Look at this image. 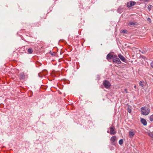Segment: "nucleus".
Here are the masks:
<instances>
[{
	"label": "nucleus",
	"mask_w": 153,
	"mask_h": 153,
	"mask_svg": "<svg viewBox=\"0 0 153 153\" xmlns=\"http://www.w3.org/2000/svg\"><path fill=\"white\" fill-rule=\"evenodd\" d=\"M148 21H151V19H149V18L148 19Z\"/></svg>",
	"instance_id": "24"
},
{
	"label": "nucleus",
	"mask_w": 153,
	"mask_h": 153,
	"mask_svg": "<svg viewBox=\"0 0 153 153\" xmlns=\"http://www.w3.org/2000/svg\"><path fill=\"white\" fill-rule=\"evenodd\" d=\"M135 134L134 132L130 131L129 132V137L130 138H132Z\"/></svg>",
	"instance_id": "9"
},
{
	"label": "nucleus",
	"mask_w": 153,
	"mask_h": 153,
	"mask_svg": "<svg viewBox=\"0 0 153 153\" xmlns=\"http://www.w3.org/2000/svg\"><path fill=\"white\" fill-rule=\"evenodd\" d=\"M136 85H135L134 86V87L135 88H136Z\"/></svg>",
	"instance_id": "25"
},
{
	"label": "nucleus",
	"mask_w": 153,
	"mask_h": 153,
	"mask_svg": "<svg viewBox=\"0 0 153 153\" xmlns=\"http://www.w3.org/2000/svg\"><path fill=\"white\" fill-rule=\"evenodd\" d=\"M128 111L130 113L131 112V109L130 108H128Z\"/></svg>",
	"instance_id": "20"
},
{
	"label": "nucleus",
	"mask_w": 153,
	"mask_h": 153,
	"mask_svg": "<svg viewBox=\"0 0 153 153\" xmlns=\"http://www.w3.org/2000/svg\"><path fill=\"white\" fill-rule=\"evenodd\" d=\"M107 132L108 133H109V131H107Z\"/></svg>",
	"instance_id": "26"
},
{
	"label": "nucleus",
	"mask_w": 153,
	"mask_h": 153,
	"mask_svg": "<svg viewBox=\"0 0 153 153\" xmlns=\"http://www.w3.org/2000/svg\"><path fill=\"white\" fill-rule=\"evenodd\" d=\"M117 140V138L115 136H112L110 140L111 142V143L112 144L114 145V143L115 141H116Z\"/></svg>",
	"instance_id": "6"
},
{
	"label": "nucleus",
	"mask_w": 153,
	"mask_h": 153,
	"mask_svg": "<svg viewBox=\"0 0 153 153\" xmlns=\"http://www.w3.org/2000/svg\"><path fill=\"white\" fill-rule=\"evenodd\" d=\"M128 25H135V23L134 22H129L128 24Z\"/></svg>",
	"instance_id": "16"
},
{
	"label": "nucleus",
	"mask_w": 153,
	"mask_h": 153,
	"mask_svg": "<svg viewBox=\"0 0 153 153\" xmlns=\"http://www.w3.org/2000/svg\"><path fill=\"white\" fill-rule=\"evenodd\" d=\"M123 8H122L121 7H119L117 11L118 13H121L123 11Z\"/></svg>",
	"instance_id": "13"
},
{
	"label": "nucleus",
	"mask_w": 153,
	"mask_h": 153,
	"mask_svg": "<svg viewBox=\"0 0 153 153\" xmlns=\"http://www.w3.org/2000/svg\"><path fill=\"white\" fill-rule=\"evenodd\" d=\"M141 122L144 126H146L147 125V122L145 119H141Z\"/></svg>",
	"instance_id": "10"
},
{
	"label": "nucleus",
	"mask_w": 153,
	"mask_h": 153,
	"mask_svg": "<svg viewBox=\"0 0 153 153\" xmlns=\"http://www.w3.org/2000/svg\"><path fill=\"white\" fill-rule=\"evenodd\" d=\"M118 56L119 58L122 61L126 63H127V60L123 56L121 55V54H119Z\"/></svg>",
	"instance_id": "4"
},
{
	"label": "nucleus",
	"mask_w": 153,
	"mask_h": 153,
	"mask_svg": "<svg viewBox=\"0 0 153 153\" xmlns=\"http://www.w3.org/2000/svg\"><path fill=\"white\" fill-rule=\"evenodd\" d=\"M149 119L151 121H153V114L149 117Z\"/></svg>",
	"instance_id": "17"
},
{
	"label": "nucleus",
	"mask_w": 153,
	"mask_h": 153,
	"mask_svg": "<svg viewBox=\"0 0 153 153\" xmlns=\"http://www.w3.org/2000/svg\"><path fill=\"white\" fill-rule=\"evenodd\" d=\"M20 75L21 78L22 79H24L25 78V75L23 73H20Z\"/></svg>",
	"instance_id": "14"
},
{
	"label": "nucleus",
	"mask_w": 153,
	"mask_h": 153,
	"mask_svg": "<svg viewBox=\"0 0 153 153\" xmlns=\"http://www.w3.org/2000/svg\"><path fill=\"white\" fill-rule=\"evenodd\" d=\"M113 62L114 63H115L117 64H120L121 62L120 59L118 58L116 55H114V57L113 59Z\"/></svg>",
	"instance_id": "2"
},
{
	"label": "nucleus",
	"mask_w": 153,
	"mask_h": 153,
	"mask_svg": "<svg viewBox=\"0 0 153 153\" xmlns=\"http://www.w3.org/2000/svg\"><path fill=\"white\" fill-rule=\"evenodd\" d=\"M145 84V82L143 81H141L140 82L139 85L141 87L143 88Z\"/></svg>",
	"instance_id": "11"
},
{
	"label": "nucleus",
	"mask_w": 153,
	"mask_h": 153,
	"mask_svg": "<svg viewBox=\"0 0 153 153\" xmlns=\"http://www.w3.org/2000/svg\"><path fill=\"white\" fill-rule=\"evenodd\" d=\"M27 52L31 54L32 53L33 51L32 49L29 48L28 49Z\"/></svg>",
	"instance_id": "15"
},
{
	"label": "nucleus",
	"mask_w": 153,
	"mask_h": 153,
	"mask_svg": "<svg viewBox=\"0 0 153 153\" xmlns=\"http://www.w3.org/2000/svg\"><path fill=\"white\" fill-rule=\"evenodd\" d=\"M103 85L106 88H109L111 86L110 82L107 80H105L103 81Z\"/></svg>",
	"instance_id": "3"
},
{
	"label": "nucleus",
	"mask_w": 153,
	"mask_h": 153,
	"mask_svg": "<svg viewBox=\"0 0 153 153\" xmlns=\"http://www.w3.org/2000/svg\"><path fill=\"white\" fill-rule=\"evenodd\" d=\"M126 93H128V91L127 90V89L126 88L125 89H124Z\"/></svg>",
	"instance_id": "23"
},
{
	"label": "nucleus",
	"mask_w": 153,
	"mask_h": 153,
	"mask_svg": "<svg viewBox=\"0 0 153 153\" xmlns=\"http://www.w3.org/2000/svg\"><path fill=\"white\" fill-rule=\"evenodd\" d=\"M115 128L114 126L111 127L110 128V134L111 135L116 134V132L115 130Z\"/></svg>",
	"instance_id": "5"
},
{
	"label": "nucleus",
	"mask_w": 153,
	"mask_h": 153,
	"mask_svg": "<svg viewBox=\"0 0 153 153\" xmlns=\"http://www.w3.org/2000/svg\"><path fill=\"white\" fill-rule=\"evenodd\" d=\"M152 5H149V6L148 7V9L149 10H150L152 8Z\"/></svg>",
	"instance_id": "19"
},
{
	"label": "nucleus",
	"mask_w": 153,
	"mask_h": 153,
	"mask_svg": "<svg viewBox=\"0 0 153 153\" xmlns=\"http://www.w3.org/2000/svg\"><path fill=\"white\" fill-rule=\"evenodd\" d=\"M141 114L145 115L148 114L150 111V109L146 107H143L141 108Z\"/></svg>",
	"instance_id": "1"
},
{
	"label": "nucleus",
	"mask_w": 153,
	"mask_h": 153,
	"mask_svg": "<svg viewBox=\"0 0 153 153\" xmlns=\"http://www.w3.org/2000/svg\"><path fill=\"white\" fill-rule=\"evenodd\" d=\"M127 32V31L126 30H123L122 31V32L124 33H126Z\"/></svg>",
	"instance_id": "21"
},
{
	"label": "nucleus",
	"mask_w": 153,
	"mask_h": 153,
	"mask_svg": "<svg viewBox=\"0 0 153 153\" xmlns=\"http://www.w3.org/2000/svg\"><path fill=\"white\" fill-rule=\"evenodd\" d=\"M148 134L153 140V132H148Z\"/></svg>",
	"instance_id": "12"
},
{
	"label": "nucleus",
	"mask_w": 153,
	"mask_h": 153,
	"mask_svg": "<svg viewBox=\"0 0 153 153\" xmlns=\"http://www.w3.org/2000/svg\"><path fill=\"white\" fill-rule=\"evenodd\" d=\"M151 65L152 67L153 68V61L151 63Z\"/></svg>",
	"instance_id": "22"
},
{
	"label": "nucleus",
	"mask_w": 153,
	"mask_h": 153,
	"mask_svg": "<svg viewBox=\"0 0 153 153\" xmlns=\"http://www.w3.org/2000/svg\"><path fill=\"white\" fill-rule=\"evenodd\" d=\"M51 54L52 55H53V53H51Z\"/></svg>",
	"instance_id": "27"
},
{
	"label": "nucleus",
	"mask_w": 153,
	"mask_h": 153,
	"mask_svg": "<svg viewBox=\"0 0 153 153\" xmlns=\"http://www.w3.org/2000/svg\"><path fill=\"white\" fill-rule=\"evenodd\" d=\"M136 4V2L133 1H131L130 2H128L127 4V7H130L131 6H134Z\"/></svg>",
	"instance_id": "7"
},
{
	"label": "nucleus",
	"mask_w": 153,
	"mask_h": 153,
	"mask_svg": "<svg viewBox=\"0 0 153 153\" xmlns=\"http://www.w3.org/2000/svg\"><path fill=\"white\" fill-rule=\"evenodd\" d=\"M114 57V55H112L110 53L108 54L106 56V58L107 60H109V59H113Z\"/></svg>",
	"instance_id": "8"
},
{
	"label": "nucleus",
	"mask_w": 153,
	"mask_h": 153,
	"mask_svg": "<svg viewBox=\"0 0 153 153\" xmlns=\"http://www.w3.org/2000/svg\"><path fill=\"white\" fill-rule=\"evenodd\" d=\"M123 143V139H120L119 141V143L120 145H122Z\"/></svg>",
	"instance_id": "18"
}]
</instances>
